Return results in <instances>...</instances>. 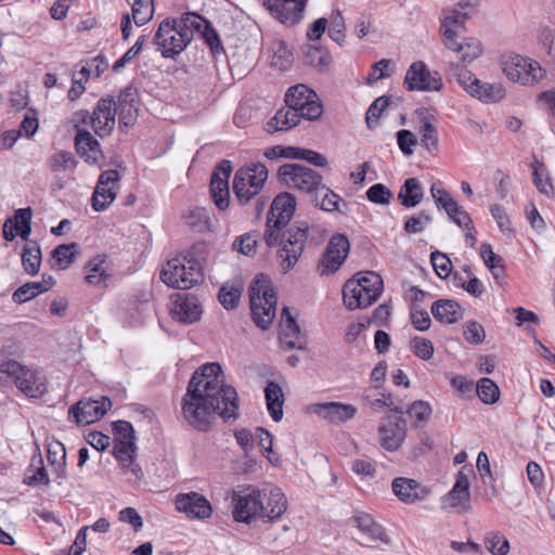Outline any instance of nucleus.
Masks as SVG:
<instances>
[{
	"instance_id": "nucleus-1",
	"label": "nucleus",
	"mask_w": 555,
	"mask_h": 555,
	"mask_svg": "<svg viewBox=\"0 0 555 555\" xmlns=\"http://www.w3.org/2000/svg\"><path fill=\"white\" fill-rule=\"evenodd\" d=\"M238 408L237 392L225 383L218 362L206 363L193 373L181 402L183 418L199 431H207L217 417L236 420Z\"/></svg>"
},
{
	"instance_id": "nucleus-2",
	"label": "nucleus",
	"mask_w": 555,
	"mask_h": 555,
	"mask_svg": "<svg viewBox=\"0 0 555 555\" xmlns=\"http://www.w3.org/2000/svg\"><path fill=\"white\" fill-rule=\"evenodd\" d=\"M233 519L237 522L250 524L256 518L272 521L280 518L287 508V500L278 487L268 493L247 487L232 493Z\"/></svg>"
},
{
	"instance_id": "nucleus-3",
	"label": "nucleus",
	"mask_w": 555,
	"mask_h": 555,
	"mask_svg": "<svg viewBox=\"0 0 555 555\" xmlns=\"http://www.w3.org/2000/svg\"><path fill=\"white\" fill-rule=\"evenodd\" d=\"M199 15L189 12L179 20H165L160 23L154 36V43L164 57H173L180 54L193 39L190 26H195Z\"/></svg>"
},
{
	"instance_id": "nucleus-4",
	"label": "nucleus",
	"mask_w": 555,
	"mask_h": 555,
	"mask_svg": "<svg viewBox=\"0 0 555 555\" xmlns=\"http://www.w3.org/2000/svg\"><path fill=\"white\" fill-rule=\"evenodd\" d=\"M160 280L169 287L190 289L204 281L203 266L192 251H188L164 264Z\"/></svg>"
},
{
	"instance_id": "nucleus-5",
	"label": "nucleus",
	"mask_w": 555,
	"mask_h": 555,
	"mask_svg": "<svg viewBox=\"0 0 555 555\" xmlns=\"http://www.w3.org/2000/svg\"><path fill=\"white\" fill-rule=\"evenodd\" d=\"M384 282L373 271L360 272L348 280L343 287V300L350 310L364 309L382 295Z\"/></svg>"
},
{
	"instance_id": "nucleus-6",
	"label": "nucleus",
	"mask_w": 555,
	"mask_h": 555,
	"mask_svg": "<svg viewBox=\"0 0 555 555\" xmlns=\"http://www.w3.org/2000/svg\"><path fill=\"white\" fill-rule=\"evenodd\" d=\"M250 309L256 325L267 330L276 314V295L268 276L258 275L249 289Z\"/></svg>"
},
{
	"instance_id": "nucleus-7",
	"label": "nucleus",
	"mask_w": 555,
	"mask_h": 555,
	"mask_svg": "<svg viewBox=\"0 0 555 555\" xmlns=\"http://www.w3.org/2000/svg\"><path fill=\"white\" fill-rule=\"evenodd\" d=\"M308 233L309 225L305 221H297L280 232L278 259L281 272L287 273L296 266L305 250Z\"/></svg>"
},
{
	"instance_id": "nucleus-8",
	"label": "nucleus",
	"mask_w": 555,
	"mask_h": 555,
	"mask_svg": "<svg viewBox=\"0 0 555 555\" xmlns=\"http://www.w3.org/2000/svg\"><path fill=\"white\" fill-rule=\"evenodd\" d=\"M0 380H12L22 392L31 398H38L47 391L42 374L21 365L15 360L0 359Z\"/></svg>"
},
{
	"instance_id": "nucleus-9",
	"label": "nucleus",
	"mask_w": 555,
	"mask_h": 555,
	"mask_svg": "<svg viewBox=\"0 0 555 555\" xmlns=\"http://www.w3.org/2000/svg\"><path fill=\"white\" fill-rule=\"evenodd\" d=\"M295 210L296 198L293 194L283 192L273 199L263 234V240L269 247L278 245L280 231L288 224Z\"/></svg>"
},
{
	"instance_id": "nucleus-10",
	"label": "nucleus",
	"mask_w": 555,
	"mask_h": 555,
	"mask_svg": "<svg viewBox=\"0 0 555 555\" xmlns=\"http://www.w3.org/2000/svg\"><path fill=\"white\" fill-rule=\"evenodd\" d=\"M267 179L268 169L261 163L241 167L233 179V192L240 204L245 205L254 198L261 191Z\"/></svg>"
},
{
	"instance_id": "nucleus-11",
	"label": "nucleus",
	"mask_w": 555,
	"mask_h": 555,
	"mask_svg": "<svg viewBox=\"0 0 555 555\" xmlns=\"http://www.w3.org/2000/svg\"><path fill=\"white\" fill-rule=\"evenodd\" d=\"M75 127L91 125L100 138L109 135L116 124V109L112 98L99 100L92 115L88 111H79L74 115Z\"/></svg>"
},
{
	"instance_id": "nucleus-12",
	"label": "nucleus",
	"mask_w": 555,
	"mask_h": 555,
	"mask_svg": "<svg viewBox=\"0 0 555 555\" xmlns=\"http://www.w3.org/2000/svg\"><path fill=\"white\" fill-rule=\"evenodd\" d=\"M279 181L289 189H296L311 197L322 184V176L299 164H284L278 170Z\"/></svg>"
},
{
	"instance_id": "nucleus-13",
	"label": "nucleus",
	"mask_w": 555,
	"mask_h": 555,
	"mask_svg": "<svg viewBox=\"0 0 555 555\" xmlns=\"http://www.w3.org/2000/svg\"><path fill=\"white\" fill-rule=\"evenodd\" d=\"M503 72L511 81L521 86H534L546 75L539 62L518 54L506 57Z\"/></svg>"
},
{
	"instance_id": "nucleus-14",
	"label": "nucleus",
	"mask_w": 555,
	"mask_h": 555,
	"mask_svg": "<svg viewBox=\"0 0 555 555\" xmlns=\"http://www.w3.org/2000/svg\"><path fill=\"white\" fill-rule=\"evenodd\" d=\"M285 103L289 109L296 112L299 119L317 120L323 112L318 94L302 83L287 90Z\"/></svg>"
},
{
	"instance_id": "nucleus-15",
	"label": "nucleus",
	"mask_w": 555,
	"mask_h": 555,
	"mask_svg": "<svg viewBox=\"0 0 555 555\" xmlns=\"http://www.w3.org/2000/svg\"><path fill=\"white\" fill-rule=\"evenodd\" d=\"M403 83L409 91H439L443 86L439 73L430 72L422 61L410 65Z\"/></svg>"
},
{
	"instance_id": "nucleus-16",
	"label": "nucleus",
	"mask_w": 555,
	"mask_h": 555,
	"mask_svg": "<svg viewBox=\"0 0 555 555\" xmlns=\"http://www.w3.org/2000/svg\"><path fill=\"white\" fill-rule=\"evenodd\" d=\"M406 421L397 415L385 416L378 427L380 446L389 452L400 449L406 438Z\"/></svg>"
},
{
	"instance_id": "nucleus-17",
	"label": "nucleus",
	"mask_w": 555,
	"mask_h": 555,
	"mask_svg": "<svg viewBox=\"0 0 555 555\" xmlns=\"http://www.w3.org/2000/svg\"><path fill=\"white\" fill-rule=\"evenodd\" d=\"M120 175L115 169L103 171L98 180L91 197V206L95 211H104L117 196Z\"/></svg>"
},
{
	"instance_id": "nucleus-18",
	"label": "nucleus",
	"mask_w": 555,
	"mask_h": 555,
	"mask_svg": "<svg viewBox=\"0 0 555 555\" xmlns=\"http://www.w3.org/2000/svg\"><path fill=\"white\" fill-rule=\"evenodd\" d=\"M308 0H264L270 14L281 24L293 27L305 16Z\"/></svg>"
},
{
	"instance_id": "nucleus-19",
	"label": "nucleus",
	"mask_w": 555,
	"mask_h": 555,
	"mask_svg": "<svg viewBox=\"0 0 555 555\" xmlns=\"http://www.w3.org/2000/svg\"><path fill=\"white\" fill-rule=\"evenodd\" d=\"M459 83L472 95L483 102H498L505 98V89L501 83L482 82L470 72L459 75Z\"/></svg>"
},
{
	"instance_id": "nucleus-20",
	"label": "nucleus",
	"mask_w": 555,
	"mask_h": 555,
	"mask_svg": "<svg viewBox=\"0 0 555 555\" xmlns=\"http://www.w3.org/2000/svg\"><path fill=\"white\" fill-rule=\"evenodd\" d=\"M111 408L112 402L107 397L82 399L70 406L68 414L78 425H88L101 420Z\"/></svg>"
},
{
	"instance_id": "nucleus-21",
	"label": "nucleus",
	"mask_w": 555,
	"mask_h": 555,
	"mask_svg": "<svg viewBox=\"0 0 555 555\" xmlns=\"http://www.w3.org/2000/svg\"><path fill=\"white\" fill-rule=\"evenodd\" d=\"M349 249L350 243L347 236L343 234L332 236L319 264L320 273L327 275L336 272L346 260Z\"/></svg>"
},
{
	"instance_id": "nucleus-22",
	"label": "nucleus",
	"mask_w": 555,
	"mask_h": 555,
	"mask_svg": "<svg viewBox=\"0 0 555 555\" xmlns=\"http://www.w3.org/2000/svg\"><path fill=\"white\" fill-rule=\"evenodd\" d=\"M175 506L190 519H208L212 515L210 502L204 495L193 491L177 494Z\"/></svg>"
},
{
	"instance_id": "nucleus-23",
	"label": "nucleus",
	"mask_w": 555,
	"mask_h": 555,
	"mask_svg": "<svg viewBox=\"0 0 555 555\" xmlns=\"http://www.w3.org/2000/svg\"><path fill=\"white\" fill-rule=\"evenodd\" d=\"M232 172V164L230 160H222L215 168L210 178V194L220 210L229 207L230 191L229 178Z\"/></svg>"
},
{
	"instance_id": "nucleus-24",
	"label": "nucleus",
	"mask_w": 555,
	"mask_h": 555,
	"mask_svg": "<svg viewBox=\"0 0 555 555\" xmlns=\"http://www.w3.org/2000/svg\"><path fill=\"white\" fill-rule=\"evenodd\" d=\"M442 508H452L457 513H466L472 509L468 477L459 472L453 488L442 498Z\"/></svg>"
},
{
	"instance_id": "nucleus-25",
	"label": "nucleus",
	"mask_w": 555,
	"mask_h": 555,
	"mask_svg": "<svg viewBox=\"0 0 555 555\" xmlns=\"http://www.w3.org/2000/svg\"><path fill=\"white\" fill-rule=\"evenodd\" d=\"M309 411L332 424H341L352 420L358 409L349 403L321 402L309 406Z\"/></svg>"
},
{
	"instance_id": "nucleus-26",
	"label": "nucleus",
	"mask_w": 555,
	"mask_h": 555,
	"mask_svg": "<svg viewBox=\"0 0 555 555\" xmlns=\"http://www.w3.org/2000/svg\"><path fill=\"white\" fill-rule=\"evenodd\" d=\"M391 489L393 494L405 504H415L424 501L430 489L415 479L397 477L392 480Z\"/></svg>"
},
{
	"instance_id": "nucleus-27",
	"label": "nucleus",
	"mask_w": 555,
	"mask_h": 555,
	"mask_svg": "<svg viewBox=\"0 0 555 555\" xmlns=\"http://www.w3.org/2000/svg\"><path fill=\"white\" fill-rule=\"evenodd\" d=\"M469 18L467 13H463L454 7L442 11L439 33L444 47L454 46V38L460 36L456 29L464 28Z\"/></svg>"
},
{
	"instance_id": "nucleus-28",
	"label": "nucleus",
	"mask_w": 555,
	"mask_h": 555,
	"mask_svg": "<svg viewBox=\"0 0 555 555\" xmlns=\"http://www.w3.org/2000/svg\"><path fill=\"white\" fill-rule=\"evenodd\" d=\"M280 341L283 348L287 350L304 348L305 340L301 335L300 327L295 318L291 314L288 307H284L282 309L280 321Z\"/></svg>"
},
{
	"instance_id": "nucleus-29",
	"label": "nucleus",
	"mask_w": 555,
	"mask_h": 555,
	"mask_svg": "<svg viewBox=\"0 0 555 555\" xmlns=\"http://www.w3.org/2000/svg\"><path fill=\"white\" fill-rule=\"evenodd\" d=\"M171 313L175 320L182 323H193L202 314L198 299L193 295H178L173 301Z\"/></svg>"
},
{
	"instance_id": "nucleus-30",
	"label": "nucleus",
	"mask_w": 555,
	"mask_h": 555,
	"mask_svg": "<svg viewBox=\"0 0 555 555\" xmlns=\"http://www.w3.org/2000/svg\"><path fill=\"white\" fill-rule=\"evenodd\" d=\"M80 127L81 126L76 128V150L78 154H80V156L83 157L87 163L99 164V162L103 158V153L100 149V143L96 139L92 137V134L88 130L82 129Z\"/></svg>"
},
{
	"instance_id": "nucleus-31",
	"label": "nucleus",
	"mask_w": 555,
	"mask_h": 555,
	"mask_svg": "<svg viewBox=\"0 0 555 555\" xmlns=\"http://www.w3.org/2000/svg\"><path fill=\"white\" fill-rule=\"evenodd\" d=\"M137 446L132 440L114 441L113 454L121 464V467L130 472L137 479H141L143 474L139 464L135 462Z\"/></svg>"
},
{
	"instance_id": "nucleus-32",
	"label": "nucleus",
	"mask_w": 555,
	"mask_h": 555,
	"mask_svg": "<svg viewBox=\"0 0 555 555\" xmlns=\"http://www.w3.org/2000/svg\"><path fill=\"white\" fill-rule=\"evenodd\" d=\"M430 311L434 318L444 324H453L463 319L464 309L453 299H438L433 302Z\"/></svg>"
},
{
	"instance_id": "nucleus-33",
	"label": "nucleus",
	"mask_w": 555,
	"mask_h": 555,
	"mask_svg": "<svg viewBox=\"0 0 555 555\" xmlns=\"http://www.w3.org/2000/svg\"><path fill=\"white\" fill-rule=\"evenodd\" d=\"M114 108L120 126L128 127L133 125L138 117V108L134 104V94L130 89L125 90L119 96L118 102L114 101Z\"/></svg>"
},
{
	"instance_id": "nucleus-34",
	"label": "nucleus",
	"mask_w": 555,
	"mask_h": 555,
	"mask_svg": "<svg viewBox=\"0 0 555 555\" xmlns=\"http://www.w3.org/2000/svg\"><path fill=\"white\" fill-rule=\"evenodd\" d=\"M424 186L417 178H408L400 188L398 201L403 207L418 206L424 198Z\"/></svg>"
},
{
	"instance_id": "nucleus-35",
	"label": "nucleus",
	"mask_w": 555,
	"mask_h": 555,
	"mask_svg": "<svg viewBox=\"0 0 555 555\" xmlns=\"http://www.w3.org/2000/svg\"><path fill=\"white\" fill-rule=\"evenodd\" d=\"M267 409L274 422L283 418L284 393L281 386L273 380L268 382L264 388Z\"/></svg>"
},
{
	"instance_id": "nucleus-36",
	"label": "nucleus",
	"mask_w": 555,
	"mask_h": 555,
	"mask_svg": "<svg viewBox=\"0 0 555 555\" xmlns=\"http://www.w3.org/2000/svg\"><path fill=\"white\" fill-rule=\"evenodd\" d=\"M454 46L446 47L448 50L455 52L459 55V59L463 63H472L476 60L482 52L481 42L474 37L465 38L463 41H460V36L454 38Z\"/></svg>"
},
{
	"instance_id": "nucleus-37",
	"label": "nucleus",
	"mask_w": 555,
	"mask_h": 555,
	"mask_svg": "<svg viewBox=\"0 0 555 555\" xmlns=\"http://www.w3.org/2000/svg\"><path fill=\"white\" fill-rule=\"evenodd\" d=\"M353 520L358 529L365 535L367 542L387 540L384 528L370 514L357 513Z\"/></svg>"
},
{
	"instance_id": "nucleus-38",
	"label": "nucleus",
	"mask_w": 555,
	"mask_h": 555,
	"mask_svg": "<svg viewBox=\"0 0 555 555\" xmlns=\"http://www.w3.org/2000/svg\"><path fill=\"white\" fill-rule=\"evenodd\" d=\"M300 119L297 117L296 112L285 108L279 109L275 115L270 118L264 126L268 133H275L279 131H287L299 124Z\"/></svg>"
},
{
	"instance_id": "nucleus-39",
	"label": "nucleus",
	"mask_w": 555,
	"mask_h": 555,
	"mask_svg": "<svg viewBox=\"0 0 555 555\" xmlns=\"http://www.w3.org/2000/svg\"><path fill=\"white\" fill-rule=\"evenodd\" d=\"M418 115L421 117V125L418 128V132L421 134V144L429 153H435L439 149L437 129L430 121L428 112L426 109L420 111Z\"/></svg>"
},
{
	"instance_id": "nucleus-40",
	"label": "nucleus",
	"mask_w": 555,
	"mask_h": 555,
	"mask_svg": "<svg viewBox=\"0 0 555 555\" xmlns=\"http://www.w3.org/2000/svg\"><path fill=\"white\" fill-rule=\"evenodd\" d=\"M271 53V66L279 70H286L293 62V53L285 41L275 39L269 47Z\"/></svg>"
},
{
	"instance_id": "nucleus-41",
	"label": "nucleus",
	"mask_w": 555,
	"mask_h": 555,
	"mask_svg": "<svg viewBox=\"0 0 555 555\" xmlns=\"http://www.w3.org/2000/svg\"><path fill=\"white\" fill-rule=\"evenodd\" d=\"M24 483L33 487L48 486L50 483L47 469L43 465V459L40 453L31 459V463L25 473Z\"/></svg>"
},
{
	"instance_id": "nucleus-42",
	"label": "nucleus",
	"mask_w": 555,
	"mask_h": 555,
	"mask_svg": "<svg viewBox=\"0 0 555 555\" xmlns=\"http://www.w3.org/2000/svg\"><path fill=\"white\" fill-rule=\"evenodd\" d=\"M22 264L26 273L36 275L41 264V248L38 242L26 243L22 253Z\"/></svg>"
},
{
	"instance_id": "nucleus-43",
	"label": "nucleus",
	"mask_w": 555,
	"mask_h": 555,
	"mask_svg": "<svg viewBox=\"0 0 555 555\" xmlns=\"http://www.w3.org/2000/svg\"><path fill=\"white\" fill-rule=\"evenodd\" d=\"M242 293L241 282L225 283L219 289L218 299L224 309L232 310L237 307Z\"/></svg>"
},
{
	"instance_id": "nucleus-44",
	"label": "nucleus",
	"mask_w": 555,
	"mask_h": 555,
	"mask_svg": "<svg viewBox=\"0 0 555 555\" xmlns=\"http://www.w3.org/2000/svg\"><path fill=\"white\" fill-rule=\"evenodd\" d=\"M340 201V197L323 183L320 185V189H318V192H315L311 197V203L315 207L325 211L338 210V203Z\"/></svg>"
},
{
	"instance_id": "nucleus-45",
	"label": "nucleus",
	"mask_w": 555,
	"mask_h": 555,
	"mask_svg": "<svg viewBox=\"0 0 555 555\" xmlns=\"http://www.w3.org/2000/svg\"><path fill=\"white\" fill-rule=\"evenodd\" d=\"M193 23L195 26H190L193 36L197 34L209 46L212 52H217L220 48V39L216 30L210 26V23L199 15V20Z\"/></svg>"
},
{
	"instance_id": "nucleus-46",
	"label": "nucleus",
	"mask_w": 555,
	"mask_h": 555,
	"mask_svg": "<svg viewBox=\"0 0 555 555\" xmlns=\"http://www.w3.org/2000/svg\"><path fill=\"white\" fill-rule=\"evenodd\" d=\"M78 247L77 243L59 245L52 251V267L60 270L67 269L74 262Z\"/></svg>"
},
{
	"instance_id": "nucleus-47",
	"label": "nucleus",
	"mask_w": 555,
	"mask_h": 555,
	"mask_svg": "<svg viewBox=\"0 0 555 555\" xmlns=\"http://www.w3.org/2000/svg\"><path fill=\"white\" fill-rule=\"evenodd\" d=\"M533 184L538 191L546 197L552 198L555 196V189L551 182V178L545 167L538 162L533 165Z\"/></svg>"
},
{
	"instance_id": "nucleus-48",
	"label": "nucleus",
	"mask_w": 555,
	"mask_h": 555,
	"mask_svg": "<svg viewBox=\"0 0 555 555\" xmlns=\"http://www.w3.org/2000/svg\"><path fill=\"white\" fill-rule=\"evenodd\" d=\"M31 217L33 212L30 208H22L15 211V215L13 218H10V222H14V229L17 232V235H20L26 243H28L29 235L31 233Z\"/></svg>"
},
{
	"instance_id": "nucleus-49",
	"label": "nucleus",
	"mask_w": 555,
	"mask_h": 555,
	"mask_svg": "<svg viewBox=\"0 0 555 555\" xmlns=\"http://www.w3.org/2000/svg\"><path fill=\"white\" fill-rule=\"evenodd\" d=\"M480 256H481L485 264L491 271L493 278L495 280L500 279L504 272L503 264H502V258L493 251L490 244H488V243L481 244Z\"/></svg>"
},
{
	"instance_id": "nucleus-50",
	"label": "nucleus",
	"mask_w": 555,
	"mask_h": 555,
	"mask_svg": "<svg viewBox=\"0 0 555 555\" xmlns=\"http://www.w3.org/2000/svg\"><path fill=\"white\" fill-rule=\"evenodd\" d=\"M476 391L479 399L486 404H493L500 398L498 385L488 377H483L477 383Z\"/></svg>"
},
{
	"instance_id": "nucleus-51",
	"label": "nucleus",
	"mask_w": 555,
	"mask_h": 555,
	"mask_svg": "<svg viewBox=\"0 0 555 555\" xmlns=\"http://www.w3.org/2000/svg\"><path fill=\"white\" fill-rule=\"evenodd\" d=\"M66 451L61 442L49 444L48 461L52 465L60 478H65Z\"/></svg>"
},
{
	"instance_id": "nucleus-52",
	"label": "nucleus",
	"mask_w": 555,
	"mask_h": 555,
	"mask_svg": "<svg viewBox=\"0 0 555 555\" xmlns=\"http://www.w3.org/2000/svg\"><path fill=\"white\" fill-rule=\"evenodd\" d=\"M485 545L492 555H507L509 552V542L507 538L499 531H491L487 533L485 538Z\"/></svg>"
},
{
	"instance_id": "nucleus-53",
	"label": "nucleus",
	"mask_w": 555,
	"mask_h": 555,
	"mask_svg": "<svg viewBox=\"0 0 555 555\" xmlns=\"http://www.w3.org/2000/svg\"><path fill=\"white\" fill-rule=\"evenodd\" d=\"M154 13L152 0H134L132 4V18L137 26L145 25Z\"/></svg>"
},
{
	"instance_id": "nucleus-54",
	"label": "nucleus",
	"mask_w": 555,
	"mask_h": 555,
	"mask_svg": "<svg viewBox=\"0 0 555 555\" xmlns=\"http://www.w3.org/2000/svg\"><path fill=\"white\" fill-rule=\"evenodd\" d=\"M51 169L54 172L73 171L77 162L70 152L62 151L52 155L49 159Z\"/></svg>"
},
{
	"instance_id": "nucleus-55",
	"label": "nucleus",
	"mask_w": 555,
	"mask_h": 555,
	"mask_svg": "<svg viewBox=\"0 0 555 555\" xmlns=\"http://www.w3.org/2000/svg\"><path fill=\"white\" fill-rule=\"evenodd\" d=\"M306 60L307 62L318 68L327 67L331 63L330 52L318 46H310L306 51Z\"/></svg>"
},
{
	"instance_id": "nucleus-56",
	"label": "nucleus",
	"mask_w": 555,
	"mask_h": 555,
	"mask_svg": "<svg viewBox=\"0 0 555 555\" xmlns=\"http://www.w3.org/2000/svg\"><path fill=\"white\" fill-rule=\"evenodd\" d=\"M291 151L293 153H289L288 155L294 159L306 160L315 167H325L327 165L326 157L315 151L300 147H291Z\"/></svg>"
},
{
	"instance_id": "nucleus-57",
	"label": "nucleus",
	"mask_w": 555,
	"mask_h": 555,
	"mask_svg": "<svg viewBox=\"0 0 555 555\" xmlns=\"http://www.w3.org/2000/svg\"><path fill=\"white\" fill-rule=\"evenodd\" d=\"M44 288L37 282H28L13 293V300L18 304L26 302L44 293Z\"/></svg>"
},
{
	"instance_id": "nucleus-58",
	"label": "nucleus",
	"mask_w": 555,
	"mask_h": 555,
	"mask_svg": "<svg viewBox=\"0 0 555 555\" xmlns=\"http://www.w3.org/2000/svg\"><path fill=\"white\" fill-rule=\"evenodd\" d=\"M393 194L389 188L383 183H376L369 188L366 197L370 202L378 205H388Z\"/></svg>"
},
{
	"instance_id": "nucleus-59",
	"label": "nucleus",
	"mask_w": 555,
	"mask_h": 555,
	"mask_svg": "<svg viewBox=\"0 0 555 555\" xmlns=\"http://www.w3.org/2000/svg\"><path fill=\"white\" fill-rule=\"evenodd\" d=\"M331 27L328 36L336 41L338 44H343L345 40V20L339 10L332 12L330 17Z\"/></svg>"
},
{
	"instance_id": "nucleus-60",
	"label": "nucleus",
	"mask_w": 555,
	"mask_h": 555,
	"mask_svg": "<svg viewBox=\"0 0 555 555\" xmlns=\"http://www.w3.org/2000/svg\"><path fill=\"white\" fill-rule=\"evenodd\" d=\"M433 221V217L422 210L417 215L410 217L404 222V231L409 234H416L424 231L425 227Z\"/></svg>"
},
{
	"instance_id": "nucleus-61",
	"label": "nucleus",
	"mask_w": 555,
	"mask_h": 555,
	"mask_svg": "<svg viewBox=\"0 0 555 555\" xmlns=\"http://www.w3.org/2000/svg\"><path fill=\"white\" fill-rule=\"evenodd\" d=\"M233 249L247 256L253 257L257 251V240L251 233L243 234L233 242Z\"/></svg>"
},
{
	"instance_id": "nucleus-62",
	"label": "nucleus",
	"mask_w": 555,
	"mask_h": 555,
	"mask_svg": "<svg viewBox=\"0 0 555 555\" xmlns=\"http://www.w3.org/2000/svg\"><path fill=\"white\" fill-rule=\"evenodd\" d=\"M463 334L466 341L472 345H480L486 338L485 328L476 321L466 322L463 327Z\"/></svg>"
},
{
	"instance_id": "nucleus-63",
	"label": "nucleus",
	"mask_w": 555,
	"mask_h": 555,
	"mask_svg": "<svg viewBox=\"0 0 555 555\" xmlns=\"http://www.w3.org/2000/svg\"><path fill=\"white\" fill-rule=\"evenodd\" d=\"M430 261L437 275L441 279H446L452 271V263L448 256L438 250L430 254Z\"/></svg>"
},
{
	"instance_id": "nucleus-64",
	"label": "nucleus",
	"mask_w": 555,
	"mask_h": 555,
	"mask_svg": "<svg viewBox=\"0 0 555 555\" xmlns=\"http://www.w3.org/2000/svg\"><path fill=\"white\" fill-rule=\"evenodd\" d=\"M388 98L380 96L370 105L365 116V121L370 129L374 128L377 125L383 111L388 106Z\"/></svg>"
}]
</instances>
